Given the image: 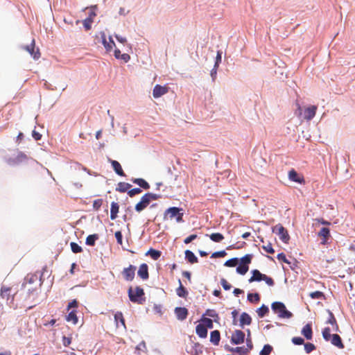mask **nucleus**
Here are the masks:
<instances>
[{"mask_svg":"<svg viewBox=\"0 0 355 355\" xmlns=\"http://www.w3.org/2000/svg\"><path fill=\"white\" fill-rule=\"evenodd\" d=\"M302 334L307 339L311 340L312 338L313 331L311 325L306 324L302 330Z\"/></svg>","mask_w":355,"mask_h":355,"instance_id":"nucleus-22","label":"nucleus"},{"mask_svg":"<svg viewBox=\"0 0 355 355\" xmlns=\"http://www.w3.org/2000/svg\"><path fill=\"white\" fill-rule=\"evenodd\" d=\"M32 136L36 141H38L42 138V135L35 130L32 132Z\"/></svg>","mask_w":355,"mask_h":355,"instance_id":"nucleus-62","label":"nucleus"},{"mask_svg":"<svg viewBox=\"0 0 355 355\" xmlns=\"http://www.w3.org/2000/svg\"><path fill=\"white\" fill-rule=\"evenodd\" d=\"M288 178L291 181L297 183H302L304 181L303 176L299 175L293 168L288 172Z\"/></svg>","mask_w":355,"mask_h":355,"instance_id":"nucleus-15","label":"nucleus"},{"mask_svg":"<svg viewBox=\"0 0 355 355\" xmlns=\"http://www.w3.org/2000/svg\"><path fill=\"white\" fill-rule=\"evenodd\" d=\"M262 248L268 253L273 254L275 252L271 243H268L266 245H263Z\"/></svg>","mask_w":355,"mask_h":355,"instance_id":"nucleus-55","label":"nucleus"},{"mask_svg":"<svg viewBox=\"0 0 355 355\" xmlns=\"http://www.w3.org/2000/svg\"><path fill=\"white\" fill-rule=\"evenodd\" d=\"M272 309L275 313L278 314V316L282 318H290L293 314L288 311L284 304L280 302H275L272 304Z\"/></svg>","mask_w":355,"mask_h":355,"instance_id":"nucleus-3","label":"nucleus"},{"mask_svg":"<svg viewBox=\"0 0 355 355\" xmlns=\"http://www.w3.org/2000/svg\"><path fill=\"white\" fill-rule=\"evenodd\" d=\"M119 59L123 60L125 62H128L130 59V56L128 53H123Z\"/></svg>","mask_w":355,"mask_h":355,"instance_id":"nucleus-64","label":"nucleus"},{"mask_svg":"<svg viewBox=\"0 0 355 355\" xmlns=\"http://www.w3.org/2000/svg\"><path fill=\"white\" fill-rule=\"evenodd\" d=\"M119 206L117 202H112L111 203V209H110V218L111 220H115L117 217V214L119 212Z\"/></svg>","mask_w":355,"mask_h":355,"instance_id":"nucleus-26","label":"nucleus"},{"mask_svg":"<svg viewBox=\"0 0 355 355\" xmlns=\"http://www.w3.org/2000/svg\"><path fill=\"white\" fill-rule=\"evenodd\" d=\"M248 300L252 303H257L260 300V297L258 293H249L248 295Z\"/></svg>","mask_w":355,"mask_h":355,"instance_id":"nucleus-38","label":"nucleus"},{"mask_svg":"<svg viewBox=\"0 0 355 355\" xmlns=\"http://www.w3.org/2000/svg\"><path fill=\"white\" fill-rule=\"evenodd\" d=\"M272 232L277 234L279 239L285 243H287L290 240L288 231L281 224H277L274 226L272 227Z\"/></svg>","mask_w":355,"mask_h":355,"instance_id":"nucleus-7","label":"nucleus"},{"mask_svg":"<svg viewBox=\"0 0 355 355\" xmlns=\"http://www.w3.org/2000/svg\"><path fill=\"white\" fill-rule=\"evenodd\" d=\"M141 189L140 188H134L128 191V194L130 197H133L137 194H139L141 193Z\"/></svg>","mask_w":355,"mask_h":355,"instance_id":"nucleus-50","label":"nucleus"},{"mask_svg":"<svg viewBox=\"0 0 355 355\" xmlns=\"http://www.w3.org/2000/svg\"><path fill=\"white\" fill-rule=\"evenodd\" d=\"M185 258L190 263H195L198 261L194 253L189 250L185 251Z\"/></svg>","mask_w":355,"mask_h":355,"instance_id":"nucleus-28","label":"nucleus"},{"mask_svg":"<svg viewBox=\"0 0 355 355\" xmlns=\"http://www.w3.org/2000/svg\"><path fill=\"white\" fill-rule=\"evenodd\" d=\"M132 182L144 189H148L150 188L149 184L142 178H134L132 179Z\"/></svg>","mask_w":355,"mask_h":355,"instance_id":"nucleus-27","label":"nucleus"},{"mask_svg":"<svg viewBox=\"0 0 355 355\" xmlns=\"http://www.w3.org/2000/svg\"><path fill=\"white\" fill-rule=\"evenodd\" d=\"M209 238L214 242L219 243L223 240L224 236L220 233H212L209 235Z\"/></svg>","mask_w":355,"mask_h":355,"instance_id":"nucleus-35","label":"nucleus"},{"mask_svg":"<svg viewBox=\"0 0 355 355\" xmlns=\"http://www.w3.org/2000/svg\"><path fill=\"white\" fill-rule=\"evenodd\" d=\"M38 295V292L37 288H27V297L31 298L33 301H34Z\"/></svg>","mask_w":355,"mask_h":355,"instance_id":"nucleus-34","label":"nucleus"},{"mask_svg":"<svg viewBox=\"0 0 355 355\" xmlns=\"http://www.w3.org/2000/svg\"><path fill=\"white\" fill-rule=\"evenodd\" d=\"M71 251L73 253H80L83 251L82 248L76 243L71 242L70 243Z\"/></svg>","mask_w":355,"mask_h":355,"instance_id":"nucleus-42","label":"nucleus"},{"mask_svg":"<svg viewBox=\"0 0 355 355\" xmlns=\"http://www.w3.org/2000/svg\"><path fill=\"white\" fill-rule=\"evenodd\" d=\"M115 238L116 239L117 243L122 245L123 241H122V234L120 231H117L114 234Z\"/></svg>","mask_w":355,"mask_h":355,"instance_id":"nucleus-58","label":"nucleus"},{"mask_svg":"<svg viewBox=\"0 0 355 355\" xmlns=\"http://www.w3.org/2000/svg\"><path fill=\"white\" fill-rule=\"evenodd\" d=\"M197 234H191L184 240L185 244H189L197 238Z\"/></svg>","mask_w":355,"mask_h":355,"instance_id":"nucleus-60","label":"nucleus"},{"mask_svg":"<svg viewBox=\"0 0 355 355\" xmlns=\"http://www.w3.org/2000/svg\"><path fill=\"white\" fill-rule=\"evenodd\" d=\"M144 196L148 200L149 202H150L152 200H156L160 198L159 195L152 193H147L144 194Z\"/></svg>","mask_w":355,"mask_h":355,"instance_id":"nucleus-48","label":"nucleus"},{"mask_svg":"<svg viewBox=\"0 0 355 355\" xmlns=\"http://www.w3.org/2000/svg\"><path fill=\"white\" fill-rule=\"evenodd\" d=\"M175 314L179 320L182 321L187 318L188 310L185 307H176L175 309Z\"/></svg>","mask_w":355,"mask_h":355,"instance_id":"nucleus-14","label":"nucleus"},{"mask_svg":"<svg viewBox=\"0 0 355 355\" xmlns=\"http://www.w3.org/2000/svg\"><path fill=\"white\" fill-rule=\"evenodd\" d=\"M114 320L116 321V323H118L119 322H120L122 324V326H123L124 327H125V320L123 318V314L121 312H117L115 315H114Z\"/></svg>","mask_w":355,"mask_h":355,"instance_id":"nucleus-41","label":"nucleus"},{"mask_svg":"<svg viewBox=\"0 0 355 355\" xmlns=\"http://www.w3.org/2000/svg\"><path fill=\"white\" fill-rule=\"evenodd\" d=\"M101 35L102 38V42L105 49L107 51H112L113 47L115 46V43L113 41L112 37H109V41H107L105 33L104 32H101Z\"/></svg>","mask_w":355,"mask_h":355,"instance_id":"nucleus-11","label":"nucleus"},{"mask_svg":"<svg viewBox=\"0 0 355 355\" xmlns=\"http://www.w3.org/2000/svg\"><path fill=\"white\" fill-rule=\"evenodd\" d=\"M269 311V309L267 306L263 304L260 308H259L257 311V313L260 318H263L266 314H267Z\"/></svg>","mask_w":355,"mask_h":355,"instance_id":"nucleus-36","label":"nucleus"},{"mask_svg":"<svg viewBox=\"0 0 355 355\" xmlns=\"http://www.w3.org/2000/svg\"><path fill=\"white\" fill-rule=\"evenodd\" d=\"M252 259V254H245L241 259L240 264L236 268V272L242 275L246 274V272L249 270V264L251 263Z\"/></svg>","mask_w":355,"mask_h":355,"instance_id":"nucleus-5","label":"nucleus"},{"mask_svg":"<svg viewBox=\"0 0 355 355\" xmlns=\"http://www.w3.org/2000/svg\"><path fill=\"white\" fill-rule=\"evenodd\" d=\"M229 351L236 352L239 355H246L250 351L244 347H236L235 348H227Z\"/></svg>","mask_w":355,"mask_h":355,"instance_id":"nucleus-31","label":"nucleus"},{"mask_svg":"<svg viewBox=\"0 0 355 355\" xmlns=\"http://www.w3.org/2000/svg\"><path fill=\"white\" fill-rule=\"evenodd\" d=\"M226 254H227V253L225 252V250H221V251L214 252L211 254V258L224 257L225 256H226Z\"/></svg>","mask_w":355,"mask_h":355,"instance_id":"nucleus-54","label":"nucleus"},{"mask_svg":"<svg viewBox=\"0 0 355 355\" xmlns=\"http://www.w3.org/2000/svg\"><path fill=\"white\" fill-rule=\"evenodd\" d=\"M252 277L248 279L250 283L264 281L269 286H272L275 284L274 280L271 277L261 273L260 271L257 269L252 270Z\"/></svg>","mask_w":355,"mask_h":355,"instance_id":"nucleus-2","label":"nucleus"},{"mask_svg":"<svg viewBox=\"0 0 355 355\" xmlns=\"http://www.w3.org/2000/svg\"><path fill=\"white\" fill-rule=\"evenodd\" d=\"M317 107L315 105H311L307 107L304 111V118L306 120L312 119L316 113Z\"/></svg>","mask_w":355,"mask_h":355,"instance_id":"nucleus-17","label":"nucleus"},{"mask_svg":"<svg viewBox=\"0 0 355 355\" xmlns=\"http://www.w3.org/2000/svg\"><path fill=\"white\" fill-rule=\"evenodd\" d=\"M66 320L73 324H76L78 323V319L76 315V309H72L69 312L68 315L66 316Z\"/></svg>","mask_w":355,"mask_h":355,"instance_id":"nucleus-20","label":"nucleus"},{"mask_svg":"<svg viewBox=\"0 0 355 355\" xmlns=\"http://www.w3.org/2000/svg\"><path fill=\"white\" fill-rule=\"evenodd\" d=\"M103 205V200L99 198L96 199L93 202V208L95 210H98Z\"/></svg>","mask_w":355,"mask_h":355,"instance_id":"nucleus-51","label":"nucleus"},{"mask_svg":"<svg viewBox=\"0 0 355 355\" xmlns=\"http://www.w3.org/2000/svg\"><path fill=\"white\" fill-rule=\"evenodd\" d=\"M180 286L176 290L177 295L180 297H186L188 292L186 288L182 286L180 279H179Z\"/></svg>","mask_w":355,"mask_h":355,"instance_id":"nucleus-32","label":"nucleus"},{"mask_svg":"<svg viewBox=\"0 0 355 355\" xmlns=\"http://www.w3.org/2000/svg\"><path fill=\"white\" fill-rule=\"evenodd\" d=\"M111 164L114 169V171L116 172V174H118L120 176H125V173L122 169V167L120 164V163L116 160H111Z\"/></svg>","mask_w":355,"mask_h":355,"instance_id":"nucleus-24","label":"nucleus"},{"mask_svg":"<svg viewBox=\"0 0 355 355\" xmlns=\"http://www.w3.org/2000/svg\"><path fill=\"white\" fill-rule=\"evenodd\" d=\"M137 275L143 280H146L148 279V266L146 263H142L140 265L137 272Z\"/></svg>","mask_w":355,"mask_h":355,"instance_id":"nucleus-12","label":"nucleus"},{"mask_svg":"<svg viewBox=\"0 0 355 355\" xmlns=\"http://www.w3.org/2000/svg\"><path fill=\"white\" fill-rule=\"evenodd\" d=\"M220 284L223 286V288L225 290V291H227V290H230L232 287V286L227 282V281L224 279V278H222L220 279Z\"/></svg>","mask_w":355,"mask_h":355,"instance_id":"nucleus-56","label":"nucleus"},{"mask_svg":"<svg viewBox=\"0 0 355 355\" xmlns=\"http://www.w3.org/2000/svg\"><path fill=\"white\" fill-rule=\"evenodd\" d=\"M239 263L238 258H232L225 261V266L227 267H234Z\"/></svg>","mask_w":355,"mask_h":355,"instance_id":"nucleus-44","label":"nucleus"},{"mask_svg":"<svg viewBox=\"0 0 355 355\" xmlns=\"http://www.w3.org/2000/svg\"><path fill=\"white\" fill-rule=\"evenodd\" d=\"M330 332H331V330H330L329 327H326L322 331V336H323L324 339L327 341L329 340L332 336V335H331Z\"/></svg>","mask_w":355,"mask_h":355,"instance_id":"nucleus-47","label":"nucleus"},{"mask_svg":"<svg viewBox=\"0 0 355 355\" xmlns=\"http://www.w3.org/2000/svg\"><path fill=\"white\" fill-rule=\"evenodd\" d=\"M62 344L64 347H68L71 343V337L62 336Z\"/></svg>","mask_w":355,"mask_h":355,"instance_id":"nucleus-57","label":"nucleus"},{"mask_svg":"<svg viewBox=\"0 0 355 355\" xmlns=\"http://www.w3.org/2000/svg\"><path fill=\"white\" fill-rule=\"evenodd\" d=\"M146 255H150L153 260H157L161 256V252L153 248H150L146 253Z\"/></svg>","mask_w":355,"mask_h":355,"instance_id":"nucleus-33","label":"nucleus"},{"mask_svg":"<svg viewBox=\"0 0 355 355\" xmlns=\"http://www.w3.org/2000/svg\"><path fill=\"white\" fill-rule=\"evenodd\" d=\"M201 321L202 322V324L206 327V329H212L214 327L213 321L211 319L208 318H202Z\"/></svg>","mask_w":355,"mask_h":355,"instance_id":"nucleus-37","label":"nucleus"},{"mask_svg":"<svg viewBox=\"0 0 355 355\" xmlns=\"http://www.w3.org/2000/svg\"><path fill=\"white\" fill-rule=\"evenodd\" d=\"M272 350V347L270 345H265L260 352V355H269Z\"/></svg>","mask_w":355,"mask_h":355,"instance_id":"nucleus-43","label":"nucleus"},{"mask_svg":"<svg viewBox=\"0 0 355 355\" xmlns=\"http://www.w3.org/2000/svg\"><path fill=\"white\" fill-rule=\"evenodd\" d=\"M37 279V277L36 275H31L30 277L28 276L26 279V282L23 284V286L24 288H26L28 286V284H31L35 281Z\"/></svg>","mask_w":355,"mask_h":355,"instance_id":"nucleus-39","label":"nucleus"},{"mask_svg":"<svg viewBox=\"0 0 355 355\" xmlns=\"http://www.w3.org/2000/svg\"><path fill=\"white\" fill-rule=\"evenodd\" d=\"M99 239V236L97 234H90L86 238V244L89 246H94L96 241Z\"/></svg>","mask_w":355,"mask_h":355,"instance_id":"nucleus-30","label":"nucleus"},{"mask_svg":"<svg viewBox=\"0 0 355 355\" xmlns=\"http://www.w3.org/2000/svg\"><path fill=\"white\" fill-rule=\"evenodd\" d=\"M205 315L214 318L215 320L218 319V314L214 309H207Z\"/></svg>","mask_w":355,"mask_h":355,"instance_id":"nucleus-46","label":"nucleus"},{"mask_svg":"<svg viewBox=\"0 0 355 355\" xmlns=\"http://www.w3.org/2000/svg\"><path fill=\"white\" fill-rule=\"evenodd\" d=\"M16 292L12 291V287L3 284L1 287L0 295L3 299H6L9 302L10 306L16 309L14 306V297Z\"/></svg>","mask_w":355,"mask_h":355,"instance_id":"nucleus-4","label":"nucleus"},{"mask_svg":"<svg viewBox=\"0 0 355 355\" xmlns=\"http://www.w3.org/2000/svg\"><path fill=\"white\" fill-rule=\"evenodd\" d=\"M22 49L28 51L33 59L38 60L40 58V49L38 48L35 49V39L32 40L31 44L24 46Z\"/></svg>","mask_w":355,"mask_h":355,"instance_id":"nucleus-8","label":"nucleus"},{"mask_svg":"<svg viewBox=\"0 0 355 355\" xmlns=\"http://www.w3.org/2000/svg\"><path fill=\"white\" fill-rule=\"evenodd\" d=\"M78 302L76 300H73L68 304L67 311H69L71 309H75L78 307Z\"/></svg>","mask_w":355,"mask_h":355,"instance_id":"nucleus-52","label":"nucleus"},{"mask_svg":"<svg viewBox=\"0 0 355 355\" xmlns=\"http://www.w3.org/2000/svg\"><path fill=\"white\" fill-rule=\"evenodd\" d=\"M136 267L130 265L128 267L123 268L122 275L125 280L131 282L134 279L135 275Z\"/></svg>","mask_w":355,"mask_h":355,"instance_id":"nucleus-9","label":"nucleus"},{"mask_svg":"<svg viewBox=\"0 0 355 355\" xmlns=\"http://www.w3.org/2000/svg\"><path fill=\"white\" fill-rule=\"evenodd\" d=\"M149 204L150 202L148 200L144 195L141 197L140 201L135 205V210L137 212H141L145 209L149 205Z\"/></svg>","mask_w":355,"mask_h":355,"instance_id":"nucleus-16","label":"nucleus"},{"mask_svg":"<svg viewBox=\"0 0 355 355\" xmlns=\"http://www.w3.org/2000/svg\"><path fill=\"white\" fill-rule=\"evenodd\" d=\"M128 293L132 302L142 304L146 301L144 291L139 286H136L135 288L130 287Z\"/></svg>","mask_w":355,"mask_h":355,"instance_id":"nucleus-1","label":"nucleus"},{"mask_svg":"<svg viewBox=\"0 0 355 355\" xmlns=\"http://www.w3.org/2000/svg\"><path fill=\"white\" fill-rule=\"evenodd\" d=\"M131 184L126 182H119L118 183L116 190L117 191H119L121 193H125L126 191H128V190L131 188Z\"/></svg>","mask_w":355,"mask_h":355,"instance_id":"nucleus-29","label":"nucleus"},{"mask_svg":"<svg viewBox=\"0 0 355 355\" xmlns=\"http://www.w3.org/2000/svg\"><path fill=\"white\" fill-rule=\"evenodd\" d=\"M292 342L297 345H302L304 343V339L301 337H294L292 339Z\"/></svg>","mask_w":355,"mask_h":355,"instance_id":"nucleus-59","label":"nucleus"},{"mask_svg":"<svg viewBox=\"0 0 355 355\" xmlns=\"http://www.w3.org/2000/svg\"><path fill=\"white\" fill-rule=\"evenodd\" d=\"M182 210V209L175 207H170L165 211L164 218L167 219L168 216L170 219L175 217L178 223L182 222L183 213H180Z\"/></svg>","mask_w":355,"mask_h":355,"instance_id":"nucleus-6","label":"nucleus"},{"mask_svg":"<svg viewBox=\"0 0 355 355\" xmlns=\"http://www.w3.org/2000/svg\"><path fill=\"white\" fill-rule=\"evenodd\" d=\"M245 334L241 330H236L231 336V343L234 345H239L244 342Z\"/></svg>","mask_w":355,"mask_h":355,"instance_id":"nucleus-10","label":"nucleus"},{"mask_svg":"<svg viewBox=\"0 0 355 355\" xmlns=\"http://www.w3.org/2000/svg\"><path fill=\"white\" fill-rule=\"evenodd\" d=\"M168 92V88L166 87L156 85L153 91V96L154 98H157Z\"/></svg>","mask_w":355,"mask_h":355,"instance_id":"nucleus-13","label":"nucleus"},{"mask_svg":"<svg viewBox=\"0 0 355 355\" xmlns=\"http://www.w3.org/2000/svg\"><path fill=\"white\" fill-rule=\"evenodd\" d=\"M196 332L197 335L201 338H205L207 336V329L202 324H199L196 327Z\"/></svg>","mask_w":355,"mask_h":355,"instance_id":"nucleus-19","label":"nucleus"},{"mask_svg":"<svg viewBox=\"0 0 355 355\" xmlns=\"http://www.w3.org/2000/svg\"><path fill=\"white\" fill-rule=\"evenodd\" d=\"M318 236L322 239V244H325L330 236V230L327 227H322L318 232Z\"/></svg>","mask_w":355,"mask_h":355,"instance_id":"nucleus-18","label":"nucleus"},{"mask_svg":"<svg viewBox=\"0 0 355 355\" xmlns=\"http://www.w3.org/2000/svg\"><path fill=\"white\" fill-rule=\"evenodd\" d=\"M277 259H278V260L282 261L284 263H288L285 254H284L283 252L277 254Z\"/></svg>","mask_w":355,"mask_h":355,"instance_id":"nucleus-61","label":"nucleus"},{"mask_svg":"<svg viewBox=\"0 0 355 355\" xmlns=\"http://www.w3.org/2000/svg\"><path fill=\"white\" fill-rule=\"evenodd\" d=\"M309 296L312 298V299H324V295L322 292L321 291H315V292H312L309 294Z\"/></svg>","mask_w":355,"mask_h":355,"instance_id":"nucleus-45","label":"nucleus"},{"mask_svg":"<svg viewBox=\"0 0 355 355\" xmlns=\"http://www.w3.org/2000/svg\"><path fill=\"white\" fill-rule=\"evenodd\" d=\"M220 340V334L218 330H214L210 334V342L214 345H218Z\"/></svg>","mask_w":355,"mask_h":355,"instance_id":"nucleus-21","label":"nucleus"},{"mask_svg":"<svg viewBox=\"0 0 355 355\" xmlns=\"http://www.w3.org/2000/svg\"><path fill=\"white\" fill-rule=\"evenodd\" d=\"M315 349V345L311 343H307L304 344V349H305L306 352L308 354L311 352L312 351H313Z\"/></svg>","mask_w":355,"mask_h":355,"instance_id":"nucleus-53","label":"nucleus"},{"mask_svg":"<svg viewBox=\"0 0 355 355\" xmlns=\"http://www.w3.org/2000/svg\"><path fill=\"white\" fill-rule=\"evenodd\" d=\"M238 314H239V313L236 310H234L233 311H232V315L233 318L232 323L234 325H236L237 324L236 318H237Z\"/></svg>","mask_w":355,"mask_h":355,"instance_id":"nucleus-63","label":"nucleus"},{"mask_svg":"<svg viewBox=\"0 0 355 355\" xmlns=\"http://www.w3.org/2000/svg\"><path fill=\"white\" fill-rule=\"evenodd\" d=\"M252 322V318L249 314L244 312L241 315L240 317V326L243 327L244 325H250Z\"/></svg>","mask_w":355,"mask_h":355,"instance_id":"nucleus-23","label":"nucleus"},{"mask_svg":"<svg viewBox=\"0 0 355 355\" xmlns=\"http://www.w3.org/2000/svg\"><path fill=\"white\" fill-rule=\"evenodd\" d=\"M331 344L338 347L339 349H343L344 345L342 343L341 338L338 334H333L331 336Z\"/></svg>","mask_w":355,"mask_h":355,"instance_id":"nucleus-25","label":"nucleus"},{"mask_svg":"<svg viewBox=\"0 0 355 355\" xmlns=\"http://www.w3.org/2000/svg\"><path fill=\"white\" fill-rule=\"evenodd\" d=\"M328 323L334 325L336 327V330H338V326L336 322V320L334 315V314L331 312H329V318L327 321Z\"/></svg>","mask_w":355,"mask_h":355,"instance_id":"nucleus-49","label":"nucleus"},{"mask_svg":"<svg viewBox=\"0 0 355 355\" xmlns=\"http://www.w3.org/2000/svg\"><path fill=\"white\" fill-rule=\"evenodd\" d=\"M93 22L92 17H88L85 19L83 20V26L86 31H89L92 28V24Z\"/></svg>","mask_w":355,"mask_h":355,"instance_id":"nucleus-40","label":"nucleus"}]
</instances>
